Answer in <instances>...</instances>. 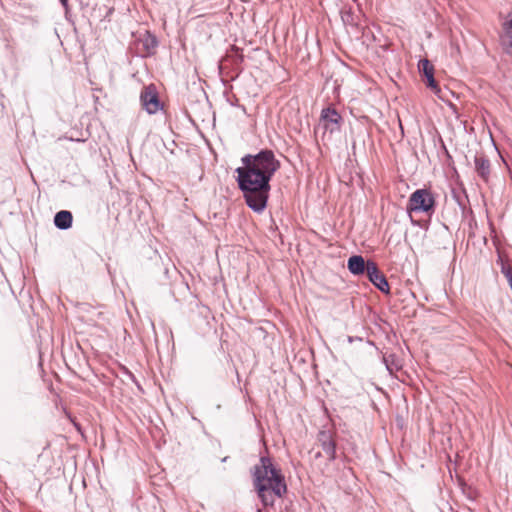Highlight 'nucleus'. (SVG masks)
<instances>
[{
  "label": "nucleus",
  "mask_w": 512,
  "mask_h": 512,
  "mask_svg": "<svg viewBox=\"0 0 512 512\" xmlns=\"http://www.w3.org/2000/svg\"><path fill=\"white\" fill-rule=\"evenodd\" d=\"M243 167L236 169L237 182L246 204L255 212H262L267 204L269 182L279 169L280 162L271 150L256 155L247 154L241 159Z\"/></svg>",
  "instance_id": "nucleus-1"
},
{
  "label": "nucleus",
  "mask_w": 512,
  "mask_h": 512,
  "mask_svg": "<svg viewBox=\"0 0 512 512\" xmlns=\"http://www.w3.org/2000/svg\"><path fill=\"white\" fill-rule=\"evenodd\" d=\"M253 476L258 496L266 506L273 504L276 497H281L286 492L284 476L267 457L260 459V463L254 468Z\"/></svg>",
  "instance_id": "nucleus-2"
},
{
  "label": "nucleus",
  "mask_w": 512,
  "mask_h": 512,
  "mask_svg": "<svg viewBox=\"0 0 512 512\" xmlns=\"http://www.w3.org/2000/svg\"><path fill=\"white\" fill-rule=\"evenodd\" d=\"M435 206V197L429 189H417L409 197L407 211L410 215L412 212H422L431 216Z\"/></svg>",
  "instance_id": "nucleus-3"
},
{
  "label": "nucleus",
  "mask_w": 512,
  "mask_h": 512,
  "mask_svg": "<svg viewBox=\"0 0 512 512\" xmlns=\"http://www.w3.org/2000/svg\"><path fill=\"white\" fill-rule=\"evenodd\" d=\"M343 122L342 116L333 107L324 108L321 112L319 125L323 127L325 131L334 133L340 131Z\"/></svg>",
  "instance_id": "nucleus-4"
},
{
  "label": "nucleus",
  "mask_w": 512,
  "mask_h": 512,
  "mask_svg": "<svg viewBox=\"0 0 512 512\" xmlns=\"http://www.w3.org/2000/svg\"><path fill=\"white\" fill-rule=\"evenodd\" d=\"M334 431L329 429L320 430L317 435L318 445L322 448L324 456L333 461L336 458V441L334 438Z\"/></svg>",
  "instance_id": "nucleus-5"
},
{
  "label": "nucleus",
  "mask_w": 512,
  "mask_h": 512,
  "mask_svg": "<svg viewBox=\"0 0 512 512\" xmlns=\"http://www.w3.org/2000/svg\"><path fill=\"white\" fill-rule=\"evenodd\" d=\"M369 281L381 292L388 294L390 286L385 275L379 270L377 264L369 260L368 272L366 273Z\"/></svg>",
  "instance_id": "nucleus-6"
},
{
  "label": "nucleus",
  "mask_w": 512,
  "mask_h": 512,
  "mask_svg": "<svg viewBox=\"0 0 512 512\" xmlns=\"http://www.w3.org/2000/svg\"><path fill=\"white\" fill-rule=\"evenodd\" d=\"M140 100L143 108L149 114H154L161 108L158 94L152 85L144 88L141 92Z\"/></svg>",
  "instance_id": "nucleus-7"
},
{
  "label": "nucleus",
  "mask_w": 512,
  "mask_h": 512,
  "mask_svg": "<svg viewBox=\"0 0 512 512\" xmlns=\"http://www.w3.org/2000/svg\"><path fill=\"white\" fill-rule=\"evenodd\" d=\"M501 27L500 44L506 54L512 55V11L507 14Z\"/></svg>",
  "instance_id": "nucleus-8"
},
{
  "label": "nucleus",
  "mask_w": 512,
  "mask_h": 512,
  "mask_svg": "<svg viewBox=\"0 0 512 512\" xmlns=\"http://www.w3.org/2000/svg\"><path fill=\"white\" fill-rule=\"evenodd\" d=\"M474 169L477 174V176L484 181L485 183H488L490 180L492 167L491 162L488 159V157L483 154L479 153L476 154L474 157Z\"/></svg>",
  "instance_id": "nucleus-9"
},
{
  "label": "nucleus",
  "mask_w": 512,
  "mask_h": 512,
  "mask_svg": "<svg viewBox=\"0 0 512 512\" xmlns=\"http://www.w3.org/2000/svg\"><path fill=\"white\" fill-rule=\"evenodd\" d=\"M369 260L361 255H352L347 261V268L353 275H363L368 272Z\"/></svg>",
  "instance_id": "nucleus-10"
},
{
  "label": "nucleus",
  "mask_w": 512,
  "mask_h": 512,
  "mask_svg": "<svg viewBox=\"0 0 512 512\" xmlns=\"http://www.w3.org/2000/svg\"><path fill=\"white\" fill-rule=\"evenodd\" d=\"M72 214L67 210H62L56 213L54 217V224L58 229L66 230L72 225Z\"/></svg>",
  "instance_id": "nucleus-11"
},
{
  "label": "nucleus",
  "mask_w": 512,
  "mask_h": 512,
  "mask_svg": "<svg viewBox=\"0 0 512 512\" xmlns=\"http://www.w3.org/2000/svg\"><path fill=\"white\" fill-rule=\"evenodd\" d=\"M419 69L425 77L434 74V67L428 59L420 60Z\"/></svg>",
  "instance_id": "nucleus-12"
},
{
  "label": "nucleus",
  "mask_w": 512,
  "mask_h": 512,
  "mask_svg": "<svg viewBox=\"0 0 512 512\" xmlns=\"http://www.w3.org/2000/svg\"><path fill=\"white\" fill-rule=\"evenodd\" d=\"M144 45L146 48V53H151L152 50H154L157 46V41L154 37L151 35H147L144 39Z\"/></svg>",
  "instance_id": "nucleus-13"
},
{
  "label": "nucleus",
  "mask_w": 512,
  "mask_h": 512,
  "mask_svg": "<svg viewBox=\"0 0 512 512\" xmlns=\"http://www.w3.org/2000/svg\"><path fill=\"white\" fill-rule=\"evenodd\" d=\"M341 18L345 24L354 25V17L352 11L349 10H343L341 12Z\"/></svg>",
  "instance_id": "nucleus-14"
},
{
  "label": "nucleus",
  "mask_w": 512,
  "mask_h": 512,
  "mask_svg": "<svg viewBox=\"0 0 512 512\" xmlns=\"http://www.w3.org/2000/svg\"><path fill=\"white\" fill-rule=\"evenodd\" d=\"M426 85L432 90H438V84L434 78V74L426 76Z\"/></svg>",
  "instance_id": "nucleus-15"
},
{
  "label": "nucleus",
  "mask_w": 512,
  "mask_h": 512,
  "mask_svg": "<svg viewBox=\"0 0 512 512\" xmlns=\"http://www.w3.org/2000/svg\"><path fill=\"white\" fill-rule=\"evenodd\" d=\"M62 6L67 10L68 9V0H60Z\"/></svg>",
  "instance_id": "nucleus-16"
}]
</instances>
